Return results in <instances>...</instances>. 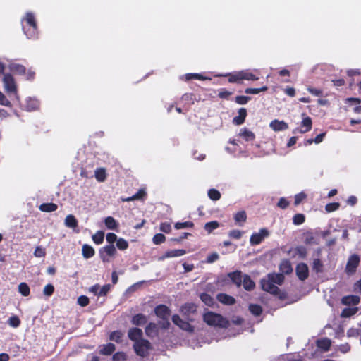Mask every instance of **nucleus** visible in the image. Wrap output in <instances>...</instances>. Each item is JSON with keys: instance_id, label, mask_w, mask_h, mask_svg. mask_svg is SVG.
<instances>
[{"instance_id": "nucleus-18", "label": "nucleus", "mask_w": 361, "mask_h": 361, "mask_svg": "<svg viewBox=\"0 0 361 361\" xmlns=\"http://www.w3.org/2000/svg\"><path fill=\"white\" fill-rule=\"evenodd\" d=\"M342 303L345 305H355L360 302V298L355 295L345 296L341 300Z\"/></svg>"}, {"instance_id": "nucleus-2", "label": "nucleus", "mask_w": 361, "mask_h": 361, "mask_svg": "<svg viewBox=\"0 0 361 361\" xmlns=\"http://www.w3.org/2000/svg\"><path fill=\"white\" fill-rule=\"evenodd\" d=\"M2 81L4 90L8 96L13 97L17 101H19L18 87L13 77L11 74H4Z\"/></svg>"}, {"instance_id": "nucleus-35", "label": "nucleus", "mask_w": 361, "mask_h": 361, "mask_svg": "<svg viewBox=\"0 0 361 361\" xmlns=\"http://www.w3.org/2000/svg\"><path fill=\"white\" fill-rule=\"evenodd\" d=\"M219 227V223L216 221H209L205 224L204 229L208 233H211L214 230Z\"/></svg>"}, {"instance_id": "nucleus-51", "label": "nucleus", "mask_w": 361, "mask_h": 361, "mask_svg": "<svg viewBox=\"0 0 361 361\" xmlns=\"http://www.w3.org/2000/svg\"><path fill=\"white\" fill-rule=\"evenodd\" d=\"M165 239H166V238L163 234L157 233L154 235L152 241H153L154 244L159 245V244L164 243L165 241Z\"/></svg>"}, {"instance_id": "nucleus-46", "label": "nucleus", "mask_w": 361, "mask_h": 361, "mask_svg": "<svg viewBox=\"0 0 361 361\" xmlns=\"http://www.w3.org/2000/svg\"><path fill=\"white\" fill-rule=\"evenodd\" d=\"M8 323L11 326L17 328L20 324V320L17 316H12L8 319Z\"/></svg>"}, {"instance_id": "nucleus-12", "label": "nucleus", "mask_w": 361, "mask_h": 361, "mask_svg": "<svg viewBox=\"0 0 361 361\" xmlns=\"http://www.w3.org/2000/svg\"><path fill=\"white\" fill-rule=\"evenodd\" d=\"M296 274L302 280H305L309 275L308 267L305 263H300L296 267Z\"/></svg>"}, {"instance_id": "nucleus-29", "label": "nucleus", "mask_w": 361, "mask_h": 361, "mask_svg": "<svg viewBox=\"0 0 361 361\" xmlns=\"http://www.w3.org/2000/svg\"><path fill=\"white\" fill-rule=\"evenodd\" d=\"M279 269H280V271L283 274H290L293 271V269H292V267H291V264L288 260H283L280 264Z\"/></svg>"}, {"instance_id": "nucleus-30", "label": "nucleus", "mask_w": 361, "mask_h": 361, "mask_svg": "<svg viewBox=\"0 0 361 361\" xmlns=\"http://www.w3.org/2000/svg\"><path fill=\"white\" fill-rule=\"evenodd\" d=\"M95 178L99 182H104L106 178V170L104 168H98L94 171Z\"/></svg>"}, {"instance_id": "nucleus-32", "label": "nucleus", "mask_w": 361, "mask_h": 361, "mask_svg": "<svg viewBox=\"0 0 361 361\" xmlns=\"http://www.w3.org/2000/svg\"><path fill=\"white\" fill-rule=\"evenodd\" d=\"M247 216L244 211L238 212L234 215L235 224L239 226H242L243 224L245 222Z\"/></svg>"}, {"instance_id": "nucleus-60", "label": "nucleus", "mask_w": 361, "mask_h": 361, "mask_svg": "<svg viewBox=\"0 0 361 361\" xmlns=\"http://www.w3.org/2000/svg\"><path fill=\"white\" fill-rule=\"evenodd\" d=\"M250 99V97L246 96H237L235 102L239 104H246Z\"/></svg>"}, {"instance_id": "nucleus-3", "label": "nucleus", "mask_w": 361, "mask_h": 361, "mask_svg": "<svg viewBox=\"0 0 361 361\" xmlns=\"http://www.w3.org/2000/svg\"><path fill=\"white\" fill-rule=\"evenodd\" d=\"M204 321L210 326L226 327L228 324V320L219 314L212 312H207L203 316Z\"/></svg>"}, {"instance_id": "nucleus-1", "label": "nucleus", "mask_w": 361, "mask_h": 361, "mask_svg": "<svg viewBox=\"0 0 361 361\" xmlns=\"http://www.w3.org/2000/svg\"><path fill=\"white\" fill-rule=\"evenodd\" d=\"M283 280L284 276L282 274H269L266 277L262 279V288L264 291L269 292L273 295H278L279 289L277 285H281L283 282Z\"/></svg>"}, {"instance_id": "nucleus-17", "label": "nucleus", "mask_w": 361, "mask_h": 361, "mask_svg": "<svg viewBox=\"0 0 361 361\" xmlns=\"http://www.w3.org/2000/svg\"><path fill=\"white\" fill-rule=\"evenodd\" d=\"M23 26L37 27L35 17L33 13H27L23 22Z\"/></svg>"}, {"instance_id": "nucleus-7", "label": "nucleus", "mask_w": 361, "mask_h": 361, "mask_svg": "<svg viewBox=\"0 0 361 361\" xmlns=\"http://www.w3.org/2000/svg\"><path fill=\"white\" fill-rule=\"evenodd\" d=\"M133 348L137 355L145 357L148 355V351L150 348V343L145 339L138 341V342L134 343Z\"/></svg>"}, {"instance_id": "nucleus-50", "label": "nucleus", "mask_w": 361, "mask_h": 361, "mask_svg": "<svg viewBox=\"0 0 361 361\" xmlns=\"http://www.w3.org/2000/svg\"><path fill=\"white\" fill-rule=\"evenodd\" d=\"M305 217L302 214H297L293 218V221L295 225H300L305 221Z\"/></svg>"}, {"instance_id": "nucleus-16", "label": "nucleus", "mask_w": 361, "mask_h": 361, "mask_svg": "<svg viewBox=\"0 0 361 361\" xmlns=\"http://www.w3.org/2000/svg\"><path fill=\"white\" fill-rule=\"evenodd\" d=\"M24 33L28 39H37L38 36L37 27L23 26Z\"/></svg>"}, {"instance_id": "nucleus-48", "label": "nucleus", "mask_w": 361, "mask_h": 361, "mask_svg": "<svg viewBox=\"0 0 361 361\" xmlns=\"http://www.w3.org/2000/svg\"><path fill=\"white\" fill-rule=\"evenodd\" d=\"M249 310L251 313L255 316H259L262 312L261 306L258 305H250L249 306Z\"/></svg>"}, {"instance_id": "nucleus-23", "label": "nucleus", "mask_w": 361, "mask_h": 361, "mask_svg": "<svg viewBox=\"0 0 361 361\" xmlns=\"http://www.w3.org/2000/svg\"><path fill=\"white\" fill-rule=\"evenodd\" d=\"M39 102L36 99L29 98L26 100L25 109L27 111H34L38 109Z\"/></svg>"}, {"instance_id": "nucleus-57", "label": "nucleus", "mask_w": 361, "mask_h": 361, "mask_svg": "<svg viewBox=\"0 0 361 361\" xmlns=\"http://www.w3.org/2000/svg\"><path fill=\"white\" fill-rule=\"evenodd\" d=\"M106 241L109 243V245H114V243H116L118 238L117 235L113 233H109L106 237Z\"/></svg>"}, {"instance_id": "nucleus-15", "label": "nucleus", "mask_w": 361, "mask_h": 361, "mask_svg": "<svg viewBox=\"0 0 361 361\" xmlns=\"http://www.w3.org/2000/svg\"><path fill=\"white\" fill-rule=\"evenodd\" d=\"M228 277L235 283L238 287L240 286L243 281L241 271H235L228 274Z\"/></svg>"}, {"instance_id": "nucleus-47", "label": "nucleus", "mask_w": 361, "mask_h": 361, "mask_svg": "<svg viewBox=\"0 0 361 361\" xmlns=\"http://www.w3.org/2000/svg\"><path fill=\"white\" fill-rule=\"evenodd\" d=\"M116 247L121 250H125L128 247V243L123 238H118L116 241Z\"/></svg>"}, {"instance_id": "nucleus-41", "label": "nucleus", "mask_w": 361, "mask_h": 361, "mask_svg": "<svg viewBox=\"0 0 361 361\" xmlns=\"http://www.w3.org/2000/svg\"><path fill=\"white\" fill-rule=\"evenodd\" d=\"M104 238V233L103 231H97L94 235H92L93 241L97 245H100L103 243Z\"/></svg>"}, {"instance_id": "nucleus-27", "label": "nucleus", "mask_w": 361, "mask_h": 361, "mask_svg": "<svg viewBox=\"0 0 361 361\" xmlns=\"http://www.w3.org/2000/svg\"><path fill=\"white\" fill-rule=\"evenodd\" d=\"M115 349L116 348L114 344L109 343L102 345V348L100 349V353L105 355H109L115 350Z\"/></svg>"}, {"instance_id": "nucleus-44", "label": "nucleus", "mask_w": 361, "mask_h": 361, "mask_svg": "<svg viewBox=\"0 0 361 361\" xmlns=\"http://www.w3.org/2000/svg\"><path fill=\"white\" fill-rule=\"evenodd\" d=\"M295 255L298 256L300 258L305 257L307 255V250L303 246H298L294 250Z\"/></svg>"}, {"instance_id": "nucleus-20", "label": "nucleus", "mask_w": 361, "mask_h": 361, "mask_svg": "<svg viewBox=\"0 0 361 361\" xmlns=\"http://www.w3.org/2000/svg\"><path fill=\"white\" fill-rule=\"evenodd\" d=\"M64 224L68 228H75L78 226V220L73 215L68 214L65 218Z\"/></svg>"}, {"instance_id": "nucleus-54", "label": "nucleus", "mask_w": 361, "mask_h": 361, "mask_svg": "<svg viewBox=\"0 0 361 361\" xmlns=\"http://www.w3.org/2000/svg\"><path fill=\"white\" fill-rule=\"evenodd\" d=\"M322 262L319 259H314L313 261V269L317 272H321L322 271Z\"/></svg>"}, {"instance_id": "nucleus-10", "label": "nucleus", "mask_w": 361, "mask_h": 361, "mask_svg": "<svg viewBox=\"0 0 361 361\" xmlns=\"http://www.w3.org/2000/svg\"><path fill=\"white\" fill-rule=\"evenodd\" d=\"M301 128H295L293 130V133H305L308 131H310L312 128V120L310 117L307 116L304 118L301 123Z\"/></svg>"}, {"instance_id": "nucleus-14", "label": "nucleus", "mask_w": 361, "mask_h": 361, "mask_svg": "<svg viewBox=\"0 0 361 361\" xmlns=\"http://www.w3.org/2000/svg\"><path fill=\"white\" fill-rule=\"evenodd\" d=\"M186 253L184 250H172L166 252L162 256L159 257V260L162 261L166 258L176 257L184 255Z\"/></svg>"}, {"instance_id": "nucleus-22", "label": "nucleus", "mask_w": 361, "mask_h": 361, "mask_svg": "<svg viewBox=\"0 0 361 361\" xmlns=\"http://www.w3.org/2000/svg\"><path fill=\"white\" fill-rule=\"evenodd\" d=\"M247 116V111L245 108H240L238 111V116L233 118V123L236 125L242 124Z\"/></svg>"}, {"instance_id": "nucleus-33", "label": "nucleus", "mask_w": 361, "mask_h": 361, "mask_svg": "<svg viewBox=\"0 0 361 361\" xmlns=\"http://www.w3.org/2000/svg\"><path fill=\"white\" fill-rule=\"evenodd\" d=\"M331 341L329 338H322L317 342V347L324 351H327L331 346Z\"/></svg>"}, {"instance_id": "nucleus-58", "label": "nucleus", "mask_w": 361, "mask_h": 361, "mask_svg": "<svg viewBox=\"0 0 361 361\" xmlns=\"http://www.w3.org/2000/svg\"><path fill=\"white\" fill-rule=\"evenodd\" d=\"M0 104L5 106H11V102L0 91Z\"/></svg>"}, {"instance_id": "nucleus-52", "label": "nucleus", "mask_w": 361, "mask_h": 361, "mask_svg": "<svg viewBox=\"0 0 361 361\" xmlns=\"http://www.w3.org/2000/svg\"><path fill=\"white\" fill-rule=\"evenodd\" d=\"M267 90L266 86H263L261 88H247L245 90L246 94H259L261 92H264Z\"/></svg>"}, {"instance_id": "nucleus-56", "label": "nucleus", "mask_w": 361, "mask_h": 361, "mask_svg": "<svg viewBox=\"0 0 361 361\" xmlns=\"http://www.w3.org/2000/svg\"><path fill=\"white\" fill-rule=\"evenodd\" d=\"M54 287L51 284H47L44 286L43 293L47 296H50L53 294Z\"/></svg>"}, {"instance_id": "nucleus-31", "label": "nucleus", "mask_w": 361, "mask_h": 361, "mask_svg": "<svg viewBox=\"0 0 361 361\" xmlns=\"http://www.w3.org/2000/svg\"><path fill=\"white\" fill-rule=\"evenodd\" d=\"M58 206L54 203H44L39 206V209L44 212H51L57 209Z\"/></svg>"}, {"instance_id": "nucleus-37", "label": "nucleus", "mask_w": 361, "mask_h": 361, "mask_svg": "<svg viewBox=\"0 0 361 361\" xmlns=\"http://www.w3.org/2000/svg\"><path fill=\"white\" fill-rule=\"evenodd\" d=\"M104 223L106 226L109 229H115L118 226V223L111 216H108L105 219Z\"/></svg>"}, {"instance_id": "nucleus-21", "label": "nucleus", "mask_w": 361, "mask_h": 361, "mask_svg": "<svg viewBox=\"0 0 361 361\" xmlns=\"http://www.w3.org/2000/svg\"><path fill=\"white\" fill-rule=\"evenodd\" d=\"M219 302L225 305H233L235 303V299L228 295L220 293L217 295Z\"/></svg>"}, {"instance_id": "nucleus-34", "label": "nucleus", "mask_w": 361, "mask_h": 361, "mask_svg": "<svg viewBox=\"0 0 361 361\" xmlns=\"http://www.w3.org/2000/svg\"><path fill=\"white\" fill-rule=\"evenodd\" d=\"M182 79H185V80H203L207 79V78L204 77L202 75L199 73H188L181 77Z\"/></svg>"}, {"instance_id": "nucleus-59", "label": "nucleus", "mask_w": 361, "mask_h": 361, "mask_svg": "<svg viewBox=\"0 0 361 361\" xmlns=\"http://www.w3.org/2000/svg\"><path fill=\"white\" fill-rule=\"evenodd\" d=\"M78 303L81 307H85L89 303V298L85 295H81V296L78 297Z\"/></svg>"}, {"instance_id": "nucleus-26", "label": "nucleus", "mask_w": 361, "mask_h": 361, "mask_svg": "<svg viewBox=\"0 0 361 361\" xmlns=\"http://www.w3.org/2000/svg\"><path fill=\"white\" fill-rule=\"evenodd\" d=\"M147 317L142 314H135L132 319V323L134 325L140 326L147 322Z\"/></svg>"}, {"instance_id": "nucleus-11", "label": "nucleus", "mask_w": 361, "mask_h": 361, "mask_svg": "<svg viewBox=\"0 0 361 361\" xmlns=\"http://www.w3.org/2000/svg\"><path fill=\"white\" fill-rule=\"evenodd\" d=\"M269 127L275 132L286 130L288 128V125L283 121L274 119L269 123Z\"/></svg>"}, {"instance_id": "nucleus-6", "label": "nucleus", "mask_w": 361, "mask_h": 361, "mask_svg": "<svg viewBox=\"0 0 361 361\" xmlns=\"http://www.w3.org/2000/svg\"><path fill=\"white\" fill-rule=\"evenodd\" d=\"M116 254V249L114 245H108L103 247L99 250L100 258L103 262H109L111 257Z\"/></svg>"}, {"instance_id": "nucleus-13", "label": "nucleus", "mask_w": 361, "mask_h": 361, "mask_svg": "<svg viewBox=\"0 0 361 361\" xmlns=\"http://www.w3.org/2000/svg\"><path fill=\"white\" fill-rule=\"evenodd\" d=\"M128 338L134 341V343L138 342V341L143 340L142 331L138 328H131L128 332Z\"/></svg>"}, {"instance_id": "nucleus-9", "label": "nucleus", "mask_w": 361, "mask_h": 361, "mask_svg": "<svg viewBox=\"0 0 361 361\" xmlns=\"http://www.w3.org/2000/svg\"><path fill=\"white\" fill-rule=\"evenodd\" d=\"M172 321L176 325L179 326L181 329L188 332L193 331V327L189 324V322L183 321V319H180V317L178 315H173L172 317Z\"/></svg>"}, {"instance_id": "nucleus-45", "label": "nucleus", "mask_w": 361, "mask_h": 361, "mask_svg": "<svg viewBox=\"0 0 361 361\" xmlns=\"http://www.w3.org/2000/svg\"><path fill=\"white\" fill-rule=\"evenodd\" d=\"M208 196L212 200H218L221 198V193L216 189H210L208 191Z\"/></svg>"}, {"instance_id": "nucleus-43", "label": "nucleus", "mask_w": 361, "mask_h": 361, "mask_svg": "<svg viewBox=\"0 0 361 361\" xmlns=\"http://www.w3.org/2000/svg\"><path fill=\"white\" fill-rule=\"evenodd\" d=\"M123 336V334L120 331H113L110 335V340L119 343L121 341V338Z\"/></svg>"}, {"instance_id": "nucleus-53", "label": "nucleus", "mask_w": 361, "mask_h": 361, "mask_svg": "<svg viewBox=\"0 0 361 361\" xmlns=\"http://www.w3.org/2000/svg\"><path fill=\"white\" fill-rule=\"evenodd\" d=\"M242 235H243V232L239 230H237V229L231 230L228 233V236L230 238H234L236 240L240 239L241 238Z\"/></svg>"}, {"instance_id": "nucleus-28", "label": "nucleus", "mask_w": 361, "mask_h": 361, "mask_svg": "<svg viewBox=\"0 0 361 361\" xmlns=\"http://www.w3.org/2000/svg\"><path fill=\"white\" fill-rule=\"evenodd\" d=\"M157 331V326L154 323H149L145 328V333L149 337L155 336Z\"/></svg>"}, {"instance_id": "nucleus-40", "label": "nucleus", "mask_w": 361, "mask_h": 361, "mask_svg": "<svg viewBox=\"0 0 361 361\" xmlns=\"http://www.w3.org/2000/svg\"><path fill=\"white\" fill-rule=\"evenodd\" d=\"M18 291L23 296H28L30 294V288L26 283H20L18 285Z\"/></svg>"}, {"instance_id": "nucleus-39", "label": "nucleus", "mask_w": 361, "mask_h": 361, "mask_svg": "<svg viewBox=\"0 0 361 361\" xmlns=\"http://www.w3.org/2000/svg\"><path fill=\"white\" fill-rule=\"evenodd\" d=\"M361 334V324H358L357 327H353L348 330L347 336L348 337H355Z\"/></svg>"}, {"instance_id": "nucleus-36", "label": "nucleus", "mask_w": 361, "mask_h": 361, "mask_svg": "<svg viewBox=\"0 0 361 361\" xmlns=\"http://www.w3.org/2000/svg\"><path fill=\"white\" fill-rule=\"evenodd\" d=\"M244 73L243 72H240L234 75H229L228 81L230 82H240L243 80H244Z\"/></svg>"}, {"instance_id": "nucleus-42", "label": "nucleus", "mask_w": 361, "mask_h": 361, "mask_svg": "<svg viewBox=\"0 0 361 361\" xmlns=\"http://www.w3.org/2000/svg\"><path fill=\"white\" fill-rule=\"evenodd\" d=\"M200 299L208 306H212L214 303V299L207 293H202L200 295Z\"/></svg>"}, {"instance_id": "nucleus-49", "label": "nucleus", "mask_w": 361, "mask_h": 361, "mask_svg": "<svg viewBox=\"0 0 361 361\" xmlns=\"http://www.w3.org/2000/svg\"><path fill=\"white\" fill-rule=\"evenodd\" d=\"M193 226V223L191 221H185V222H178L175 224L174 227L176 229H183L186 228H190Z\"/></svg>"}, {"instance_id": "nucleus-38", "label": "nucleus", "mask_w": 361, "mask_h": 361, "mask_svg": "<svg viewBox=\"0 0 361 361\" xmlns=\"http://www.w3.org/2000/svg\"><path fill=\"white\" fill-rule=\"evenodd\" d=\"M357 312V307H346L343 310L341 316L342 317H349L354 315Z\"/></svg>"}, {"instance_id": "nucleus-8", "label": "nucleus", "mask_w": 361, "mask_h": 361, "mask_svg": "<svg viewBox=\"0 0 361 361\" xmlns=\"http://www.w3.org/2000/svg\"><path fill=\"white\" fill-rule=\"evenodd\" d=\"M360 263V257L357 255H351L347 262L345 271L348 274H353L355 272L357 267Z\"/></svg>"}, {"instance_id": "nucleus-63", "label": "nucleus", "mask_w": 361, "mask_h": 361, "mask_svg": "<svg viewBox=\"0 0 361 361\" xmlns=\"http://www.w3.org/2000/svg\"><path fill=\"white\" fill-rule=\"evenodd\" d=\"M126 360V355L123 353H116L113 355L114 361H124Z\"/></svg>"}, {"instance_id": "nucleus-25", "label": "nucleus", "mask_w": 361, "mask_h": 361, "mask_svg": "<svg viewBox=\"0 0 361 361\" xmlns=\"http://www.w3.org/2000/svg\"><path fill=\"white\" fill-rule=\"evenodd\" d=\"M244 288L247 290H251L255 287V283L253 281L250 279V277L247 275H245L243 276L242 283Z\"/></svg>"}, {"instance_id": "nucleus-55", "label": "nucleus", "mask_w": 361, "mask_h": 361, "mask_svg": "<svg viewBox=\"0 0 361 361\" xmlns=\"http://www.w3.org/2000/svg\"><path fill=\"white\" fill-rule=\"evenodd\" d=\"M46 255V252H45V249L40 247V246H37L35 250V252H34V255L35 257H44Z\"/></svg>"}, {"instance_id": "nucleus-62", "label": "nucleus", "mask_w": 361, "mask_h": 361, "mask_svg": "<svg viewBox=\"0 0 361 361\" xmlns=\"http://www.w3.org/2000/svg\"><path fill=\"white\" fill-rule=\"evenodd\" d=\"M160 230L162 232L169 233L171 230V224L166 222L161 223L160 225Z\"/></svg>"}, {"instance_id": "nucleus-64", "label": "nucleus", "mask_w": 361, "mask_h": 361, "mask_svg": "<svg viewBox=\"0 0 361 361\" xmlns=\"http://www.w3.org/2000/svg\"><path fill=\"white\" fill-rule=\"evenodd\" d=\"M306 197V195L303 192H300L297 194L295 196V204H299Z\"/></svg>"}, {"instance_id": "nucleus-24", "label": "nucleus", "mask_w": 361, "mask_h": 361, "mask_svg": "<svg viewBox=\"0 0 361 361\" xmlns=\"http://www.w3.org/2000/svg\"><path fill=\"white\" fill-rule=\"evenodd\" d=\"M239 135L246 141H252L255 137V134L247 128H242Z\"/></svg>"}, {"instance_id": "nucleus-4", "label": "nucleus", "mask_w": 361, "mask_h": 361, "mask_svg": "<svg viewBox=\"0 0 361 361\" xmlns=\"http://www.w3.org/2000/svg\"><path fill=\"white\" fill-rule=\"evenodd\" d=\"M154 312L158 317L164 320L162 326L167 328L170 325L169 317L171 314V310L169 308L164 305H159L155 307Z\"/></svg>"}, {"instance_id": "nucleus-5", "label": "nucleus", "mask_w": 361, "mask_h": 361, "mask_svg": "<svg viewBox=\"0 0 361 361\" xmlns=\"http://www.w3.org/2000/svg\"><path fill=\"white\" fill-rule=\"evenodd\" d=\"M269 231L267 228H261L258 232L253 233L250 238L251 245H257L260 244L265 238L269 236Z\"/></svg>"}, {"instance_id": "nucleus-61", "label": "nucleus", "mask_w": 361, "mask_h": 361, "mask_svg": "<svg viewBox=\"0 0 361 361\" xmlns=\"http://www.w3.org/2000/svg\"><path fill=\"white\" fill-rule=\"evenodd\" d=\"M338 207H339V204L336 203V202H334V203L327 204L325 207V209L328 212H331L336 211V209H338Z\"/></svg>"}, {"instance_id": "nucleus-19", "label": "nucleus", "mask_w": 361, "mask_h": 361, "mask_svg": "<svg viewBox=\"0 0 361 361\" xmlns=\"http://www.w3.org/2000/svg\"><path fill=\"white\" fill-rule=\"evenodd\" d=\"M94 248L87 245L85 244L82 247V254L84 258L89 259L94 255Z\"/></svg>"}]
</instances>
